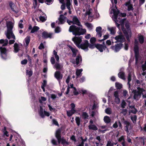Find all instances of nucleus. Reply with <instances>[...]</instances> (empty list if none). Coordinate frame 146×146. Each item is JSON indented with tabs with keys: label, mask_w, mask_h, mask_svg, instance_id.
I'll list each match as a JSON object with an SVG mask.
<instances>
[{
	"label": "nucleus",
	"mask_w": 146,
	"mask_h": 146,
	"mask_svg": "<svg viewBox=\"0 0 146 146\" xmlns=\"http://www.w3.org/2000/svg\"><path fill=\"white\" fill-rule=\"evenodd\" d=\"M96 41V38L94 37H92L90 40V42L91 44H95Z\"/></svg>",
	"instance_id": "obj_44"
},
{
	"label": "nucleus",
	"mask_w": 146,
	"mask_h": 146,
	"mask_svg": "<svg viewBox=\"0 0 146 146\" xmlns=\"http://www.w3.org/2000/svg\"><path fill=\"white\" fill-rule=\"evenodd\" d=\"M120 101V99L119 97L115 98V102L116 104H119V103Z\"/></svg>",
	"instance_id": "obj_50"
},
{
	"label": "nucleus",
	"mask_w": 146,
	"mask_h": 146,
	"mask_svg": "<svg viewBox=\"0 0 146 146\" xmlns=\"http://www.w3.org/2000/svg\"><path fill=\"white\" fill-rule=\"evenodd\" d=\"M1 56L3 59H6L7 57V50L5 47H0Z\"/></svg>",
	"instance_id": "obj_8"
},
{
	"label": "nucleus",
	"mask_w": 146,
	"mask_h": 146,
	"mask_svg": "<svg viewBox=\"0 0 146 146\" xmlns=\"http://www.w3.org/2000/svg\"><path fill=\"white\" fill-rule=\"evenodd\" d=\"M113 39H114L116 40V41L115 42L116 43L120 42L122 43L125 42L126 40L124 36L121 34L116 36L115 37H112V38L111 41L113 43Z\"/></svg>",
	"instance_id": "obj_5"
},
{
	"label": "nucleus",
	"mask_w": 146,
	"mask_h": 146,
	"mask_svg": "<svg viewBox=\"0 0 146 146\" xmlns=\"http://www.w3.org/2000/svg\"><path fill=\"white\" fill-rule=\"evenodd\" d=\"M115 87L117 89H120L122 87V85L118 82H116L115 84Z\"/></svg>",
	"instance_id": "obj_37"
},
{
	"label": "nucleus",
	"mask_w": 146,
	"mask_h": 146,
	"mask_svg": "<svg viewBox=\"0 0 146 146\" xmlns=\"http://www.w3.org/2000/svg\"><path fill=\"white\" fill-rule=\"evenodd\" d=\"M69 31L72 32V34L75 36H80L83 35L86 32V30L85 29L81 28L75 25H72L69 27Z\"/></svg>",
	"instance_id": "obj_1"
},
{
	"label": "nucleus",
	"mask_w": 146,
	"mask_h": 146,
	"mask_svg": "<svg viewBox=\"0 0 146 146\" xmlns=\"http://www.w3.org/2000/svg\"><path fill=\"white\" fill-rule=\"evenodd\" d=\"M53 54L54 56V57L56 59L57 62H59V57L58 55H57V52L55 50L53 51Z\"/></svg>",
	"instance_id": "obj_30"
},
{
	"label": "nucleus",
	"mask_w": 146,
	"mask_h": 146,
	"mask_svg": "<svg viewBox=\"0 0 146 146\" xmlns=\"http://www.w3.org/2000/svg\"><path fill=\"white\" fill-rule=\"evenodd\" d=\"M50 61L52 64H54L55 63V60L54 58L53 57H52L51 58Z\"/></svg>",
	"instance_id": "obj_56"
},
{
	"label": "nucleus",
	"mask_w": 146,
	"mask_h": 146,
	"mask_svg": "<svg viewBox=\"0 0 146 146\" xmlns=\"http://www.w3.org/2000/svg\"><path fill=\"white\" fill-rule=\"evenodd\" d=\"M75 120L77 126H79L80 125L81 121L80 118L79 117H76Z\"/></svg>",
	"instance_id": "obj_35"
},
{
	"label": "nucleus",
	"mask_w": 146,
	"mask_h": 146,
	"mask_svg": "<svg viewBox=\"0 0 146 146\" xmlns=\"http://www.w3.org/2000/svg\"><path fill=\"white\" fill-rule=\"evenodd\" d=\"M118 141L122 145V146H123V143H124V145H126V143L125 141L124 137L123 136H121L119 138Z\"/></svg>",
	"instance_id": "obj_23"
},
{
	"label": "nucleus",
	"mask_w": 146,
	"mask_h": 146,
	"mask_svg": "<svg viewBox=\"0 0 146 146\" xmlns=\"http://www.w3.org/2000/svg\"><path fill=\"white\" fill-rule=\"evenodd\" d=\"M96 44V48L101 52H102L104 50H105L106 48H107L106 45H103L102 44Z\"/></svg>",
	"instance_id": "obj_10"
},
{
	"label": "nucleus",
	"mask_w": 146,
	"mask_h": 146,
	"mask_svg": "<svg viewBox=\"0 0 146 146\" xmlns=\"http://www.w3.org/2000/svg\"><path fill=\"white\" fill-rule=\"evenodd\" d=\"M114 96L115 97V98L118 97H119L118 91H116L114 92Z\"/></svg>",
	"instance_id": "obj_62"
},
{
	"label": "nucleus",
	"mask_w": 146,
	"mask_h": 146,
	"mask_svg": "<svg viewBox=\"0 0 146 146\" xmlns=\"http://www.w3.org/2000/svg\"><path fill=\"white\" fill-rule=\"evenodd\" d=\"M39 18L40 20L42 22H45L46 20V19L44 16H40L39 17Z\"/></svg>",
	"instance_id": "obj_47"
},
{
	"label": "nucleus",
	"mask_w": 146,
	"mask_h": 146,
	"mask_svg": "<svg viewBox=\"0 0 146 146\" xmlns=\"http://www.w3.org/2000/svg\"><path fill=\"white\" fill-rule=\"evenodd\" d=\"M76 111H74L73 110H70L67 111L66 112L68 116L70 117L74 114Z\"/></svg>",
	"instance_id": "obj_29"
},
{
	"label": "nucleus",
	"mask_w": 146,
	"mask_h": 146,
	"mask_svg": "<svg viewBox=\"0 0 146 146\" xmlns=\"http://www.w3.org/2000/svg\"><path fill=\"white\" fill-rule=\"evenodd\" d=\"M109 37V35H105L104 36V38L102 40H98V41L102 42V41H104V40L108 38Z\"/></svg>",
	"instance_id": "obj_41"
},
{
	"label": "nucleus",
	"mask_w": 146,
	"mask_h": 146,
	"mask_svg": "<svg viewBox=\"0 0 146 146\" xmlns=\"http://www.w3.org/2000/svg\"><path fill=\"white\" fill-rule=\"evenodd\" d=\"M105 111L106 113L108 114H111V110L110 108H107L105 110Z\"/></svg>",
	"instance_id": "obj_49"
},
{
	"label": "nucleus",
	"mask_w": 146,
	"mask_h": 146,
	"mask_svg": "<svg viewBox=\"0 0 146 146\" xmlns=\"http://www.w3.org/2000/svg\"><path fill=\"white\" fill-rule=\"evenodd\" d=\"M42 37L44 39H46L48 38H52V33H48L47 32L44 31L42 33Z\"/></svg>",
	"instance_id": "obj_11"
},
{
	"label": "nucleus",
	"mask_w": 146,
	"mask_h": 146,
	"mask_svg": "<svg viewBox=\"0 0 146 146\" xmlns=\"http://www.w3.org/2000/svg\"><path fill=\"white\" fill-rule=\"evenodd\" d=\"M71 5L70 1H66V6L68 10H70V5Z\"/></svg>",
	"instance_id": "obj_48"
},
{
	"label": "nucleus",
	"mask_w": 146,
	"mask_h": 146,
	"mask_svg": "<svg viewBox=\"0 0 146 146\" xmlns=\"http://www.w3.org/2000/svg\"><path fill=\"white\" fill-rule=\"evenodd\" d=\"M55 31L56 33H59L60 31V28L58 27H56L55 29Z\"/></svg>",
	"instance_id": "obj_60"
},
{
	"label": "nucleus",
	"mask_w": 146,
	"mask_h": 146,
	"mask_svg": "<svg viewBox=\"0 0 146 146\" xmlns=\"http://www.w3.org/2000/svg\"><path fill=\"white\" fill-rule=\"evenodd\" d=\"M88 128L90 130H97L98 128L94 124H90L88 126Z\"/></svg>",
	"instance_id": "obj_25"
},
{
	"label": "nucleus",
	"mask_w": 146,
	"mask_h": 146,
	"mask_svg": "<svg viewBox=\"0 0 146 146\" xmlns=\"http://www.w3.org/2000/svg\"><path fill=\"white\" fill-rule=\"evenodd\" d=\"M85 79V78L84 76H83L80 79V82L82 83L84 82Z\"/></svg>",
	"instance_id": "obj_64"
},
{
	"label": "nucleus",
	"mask_w": 146,
	"mask_h": 146,
	"mask_svg": "<svg viewBox=\"0 0 146 146\" xmlns=\"http://www.w3.org/2000/svg\"><path fill=\"white\" fill-rule=\"evenodd\" d=\"M27 60L25 59L22 60L21 62V63L22 64H25L27 63Z\"/></svg>",
	"instance_id": "obj_61"
},
{
	"label": "nucleus",
	"mask_w": 146,
	"mask_h": 146,
	"mask_svg": "<svg viewBox=\"0 0 146 146\" xmlns=\"http://www.w3.org/2000/svg\"><path fill=\"white\" fill-rule=\"evenodd\" d=\"M25 41L26 43V45L28 46L30 42V37L29 36H27L25 38Z\"/></svg>",
	"instance_id": "obj_36"
},
{
	"label": "nucleus",
	"mask_w": 146,
	"mask_h": 146,
	"mask_svg": "<svg viewBox=\"0 0 146 146\" xmlns=\"http://www.w3.org/2000/svg\"><path fill=\"white\" fill-rule=\"evenodd\" d=\"M70 106L71 108V110H73L74 111H76V110L74 108L75 105L74 103H72L71 104Z\"/></svg>",
	"instance_id": "obj_58"
},
{
	"label": "nucleus",
	"mask_w": 146,
	"mask_h": 146,
	"mask_svg": "<svg viewBox=\"0 0 146 146\" xmlns=\"http://www.w3.org/2000/svg\"><path fill=\"white\" fill-rule=\"evenodd\" d=\"M9 6L11 9L13 7H15V5L12 2V1H10L9 2Z\"/></svg>",
	"instance_id": "obj_57"
},
{
	"label": "nucleus",
	"mask_w": 146,
	"mask_h": 146,
	"mask_svg": "<svg viewBox=\"0 0 146 146\" xmlns=\"http://www.w3.org/2000/svg\"><path fill=\"white\" fill-rule=\"evenodd\" d=\"M39 114L40 116L42 117L43 118L44 117V115L43 113V110L42 108L40 107V110L39 112Z\"/></svg>",
	"instance_id": "obj_33"
},
{
	"label": "nucleus",
	"mask_w": 146,
	"mask_h": 146,
	"mask_svg": "<svg viewBox=\"0 0 146 146\" xmlns=\"http://www.w3.org/2000/svg\"><path fill=\"white\" fill-rule=\"evenodd\" d=\"M123 46V44L121 43H117L116 44L115 46H111V48L114 50L115 52H118L121 48Z\"/></svg>",
	"instance_id": "obj_9"
},
{
	"label": "nucleus",
	"mask_w": 146,
	"mask_h": 146,
	"mask_svg": "<svg viewBox=\"0 0 146 146\" xmlns=\"http://www.w3.org/2000/svg\"><path fill=\"white\" fill-rule=\"evenodd\" d=\"M27 75H29V77H31L33 74V71L32 70H27L26 72Z\"/></svg>",
	"instance_id": "obj_45"
},
{
	"label": "nucleus",
	"mask_w": 146,
	"mask_h": 146,
	"mask_svg": "<svg viewBox=\"0 0 146 146\" xmlns=\"http://www.w3.org/2000/svg\"><path fill=\"white\" fill-rule=\"evenodd\" d=\"M52 123L53 124L57 126L59 125V124L57 122V121H56V120L54 119H53L52 120Z\"/></svg>",
	"instance_id": "obj_53"
},
{
	"label": "nucleus",
	"mask_w": 146,
	"mask_h": 146,
	"mask_svg": "<svg viewBox=\"0 0 146 146\" xmlns=\"http://www.w3.org/2000/svg\"><path fill=\"white\" fill-rule=\"evenodd\" d=\"M126 103L123 100L121 104V107L122 108H124L125 107V106L126 105Z\"/></svg>",
	"instance_id": "obj_54"
},
{
	"label": "nucleus",
	"mask_w": 146,
	"mask_h": 146,
	"mask_svg": "<svg viewBox=\"0 0 146 146\" xmlns=\"http://www.w3.org/2000/svg\"><path fill=\"white\" fill-rule=\"evenodd\" d=\"M127 7V10L128 11H129L131 10L133 11L134 10V8L133 7V5L132 4H131L129 6H128Z\"/></svg>",
	"instance_id": "obj_51"
},
{
	"label": "nucleus",
	"mask_w": 146,
	"mask_h": 146,
	"mask_svg": "<svg viewBox=\"0 0 146 146\" xmlns=\"http://www.w3.org/2000/svg\"><path fill=\"white\" fill-rule=\"evenodd\" d=\"M109 30L110 32V33L112 35H114L115 33V31L113 28L112 27L109 28Z\"/></svg>",
	"instance_id": "obj_46"
},
{
	"label": "nucleus",
	"mask_w": 146,
	"mask_h": 146,
	"mask_svg": "<svg viewBox=\"0 0 146 146\" xmlns=\"http://www.w3.org/2000/svg\"><path fill=\"white\" fill-rule=\"evenodd\" d=\"M63 76L61 74L60 71H56L54 74V77L58 80H61Z\"/></svg>",
	"instance_id": "obj_15"
},
{
	"label": "nucleus",
	"mask_w": 146,
	"mask_h": 146,
	"mask_svg": "<svg viewBox=\"0 0 146 146\" xmlns=\"http://www.w3.org/2000/svg\"><path fill=\"white\" fill-rule=\"evenodd\" d=\"M104 122L107 124L110 123L111 121L110 118L108 116H105L104 117Z\"/></svg>",
	"instance_id": "obj_26"
},
{
	"label": "nucleus",
	"mask_w": 146,
	"mask_h": 146,
	"mask_svg": "<svg viewBox=\"0 0 146 146\" xmlns=\"http://www.w3.org/2000/svg\"><path fill=\"white\" fill-rule=\"evenodd\" d=\"M135 45L134 48V50L135 53V64L138 63V58L139 56V47L138 45V42L136 39L135 41Z\"/></svg>",
	"instance_id": "obj_4"
},
{
	"label": "nucleus",
	"mask_w": 146,
	"mask_h": 146,
	"mask_svg": "<svg viewBox=\"0 0 146 146\" xmlns=\"http://www.w3.org/2000/svg\"><path fill=\"white\" fill-rule=\"evenodd\" d=\"M138 40L139 43L142 44L144 42V36L142 35H141V34H139L138 35Z\"/></svg>",
	"instance_id": "obj_22"
},
{
	"label": "nucleus",
	"mask_w": 146,
	"mask_h": 146,
	"mask_svg": "<svg viewBox=\"0 0 146 146\" xmlns=\"http://www.w3.org/2000/svg\"><path fill=\"white\" fill-rule=\"evenodd\" d=\"M38 48L40 50H42L44 49V46L43 43H41L39 46Z\"/></svg>",
	"instance_id": "obj_55"
},
{
	"label": "nucleus",
	"mask_w": 146,
	"mask_h": 146,
	"mask_svg": "<svg viewBox=\"0 0 146 146\" xmlns=\"http://www.w3.org/2000/svg\"><path fill=\"white\" fill-rule=\"evenodd\" d=\"M61 129L59 128L56 131L55 134V137L57 139L58 143H60L61 142V143L63 145H69V142L66 141L64 137L61 138Z\"/></svg>",
	"instance_id": "obj_2"
},
{
	"label": "nucleus",
	"mask_w": 146,
	"mask_h": 146,
	"mask_svg": "<svg viewBox=\"0 0 146 146\" xmlns=\"http://www.w3.org/2000/svg\"><path fill=\"white\" fill-rule=\"evenodd\" d=\"M39 29V28L37 26H35L33 27L31 31V33H33L36 32Z\"/></svg>",
	"instance_id": "obj_31"
},
{
	"label": "nucleus",
	"mask_w": 146,
	"mask_h": 146,
	"mask_svg": "<svg viewBox=\"0 0 146 146\" xmlns=\"http://www.w3.org/2000/svg\"><path fill=\"white\" fill-rule=\"evenodd\" d=\"M137 89L138 90L137 91L134 90L133 91V92L134 94V99L138 100V98L141 96L143 92L145 90L143 88H141L140 87H137Z\"/></svg>",
	"instance_id": "obj_3"
},
{
	"label": "nucleus",
	"mask_w": 146,
	"mask_h": 146,
	"mask_svg": "<svg viewBox=\"0 0 146 146\" xmlns=\"http://www.w3.org/2000/svg\"><path fill=\"white\" fill-rule=\"evenodd\" d=\"M46 2H47L46 4L48 5H50L53 2V0H45Z\"/></svg>",
	"instance_id": "obj_59"
},
{
	"label": "nucleus",
	"mask_w": 146,
	"mask_h": 146,
	"mask_svg": "<svg viewBox=\"0 0 146 146\" xmlns=\"http://www.w3.org/2000/svg\"><path fill=\"white\" fill-rule=\"evenodd\" d=\"M82 56L80 54H78L76 56V61L74 60L72 62V63L75 64H76L77 65H78L80 63H81L82 62Z\"/></svg>",
	"instance_id": "obj_13"
},
{
	"label": "nucleus",
	"mask_w": 146,
	"mask_h": 146,
	"mask_svg": "<svg viewBox=\"0 0 146 146\" xmlns=\"http://www.w3.org/2000/svg\"><path fill=\"white\" fill-rule=\"evenodd\" d=\"M112 10L113 11L114 19L115 20H117L118 17V16L120 13L119 10L118 9L116 10L115 9H112Z\"/></svg>",
	"instance_id": "obj_19"
},
{
	"label": "nucleus",
	"mask_w": 146,
	"mask_h": 146,
	"mask_svg": "<svg viewBox=\"0 0 146 146\" xmlns=\"http://www.w3.org/2000/svg\"><path fill=\"white\" fill-rule=\"evenodd\" d=\"M73 24L77 25L78 26H82L81 25L80 22L79 21L78 19L76 16H74L73 18Z\"/></svg>",
	"instance_id": "obj_17"
},
{
	"label": "nucleus",
	"mask_w": 146,
	"mask_h": 146,
	"mask_svg": "<svg viewBox=\"0 0 146 146\" xmlns=\"http://www.w3.org/2000/svg\"><path fill=\"white\" fill-rule=\"evenodd\" d=\"M125 27L126 29L128 31L130 35V36H131V30L130 28V26L128 23H126L125 25Z\"/></svg>",
	"instance_id": "obj_32"
},
{
	"label": "nucleus",
	"mask_w": 146,
	"mask_h": 146,
	"mask_svg": "<svg viewBox=\"0 0 146 146\" xmlns=\"http://www.w3.org/2000/svg\"><path fill=\"white\" fill-rule=\"evenodd\" d=\"M82 38L81 36L74 37L72 39V41L76 46L79 48L80 46V43L82 42Z\"/></svg>",
	"instance_id": "obj_7"
},
{
	"label": "nucleus",
	"mask_w": 146,
	"mask_h": 146,
	"mask_svg": "<svg viewBox=\"0 0 146 146\" xmlns=\"http://www.w3.org/2000/svg\"><path fill=\"white\" fill-rule=\"evenodd\" d=\"M88 42L87 40H86L84 42H83L80 44L79 48H81L85 51H87L88 50Z\"/></svg>",
	"instance_id": "obj_6"
},
{
	"label": "nucleus",
	"mask_w": 146,
	"mask_h": 146,
	"mask_svg": "<svg viewBox=\"0 0 146 146\" xmlns=\"http://www.w3.org/2000/svg\"><path fill=\"white\" fill-rule=\"evenodd\" d=\"M118 77L120 78L123 80H125V73L123 72H120L118 74Z\"/></svg>",
	"instance_id": "obj_24"
},
{
	"label": "nucleus",
	"mask_w": 146,
	"mask_h": 146,
	"mask_svg": "<svg viewBox=\"0 0 146 146\" xmlns=\"http://www.w3.org/2000/svg\"><path fill=\"white\" fill-rule=\"evenodd\" d=\"M82 116V117L84 119H88L89 117V115L88 113L86 112H83Z\"/></svg>",
	"instance_id": "obj_34"
},
{
	"label": "nucleus",
	"mask_w": 146,
	"mask_h": 146,
	"mask_svg": "<svg viewBox=\"0 0 146 146\" xmlns=\"http://www.w3.org/2000/svg\"><path fill=\"white\" fill-rule=\"evenodd\" d=\"M117 143H112L110 141H109L107 142V144L106 146H113L114 144L115 145H116Z\"/></svg>",
	"instance_id": "obj_43"
},
{
	"label": "nucleus",
	"mask_w": 146,
	"mask_h": 146,
	"mask_svg": "<svg viewBox=\"0 0 146 146\" xmlns=\"http://www.w3.org/2000/svg\"><path fill=\"white\" fill-rule=\"evenodd\" d=\"M68 46L72 52V56L73 57H76L77 55V52H78V50L75 48H73L70 45H68Z\"/></svg>",
	"instance_id": "obj_16"
},
{
	"label": "nucleus",
	"mask_w": 146,
	"mask_h": 146,
	"mask_svg": "<svg viewBox=\"0 0 146 146\" xmlns=\"http://www.w3.org/2000/svg\"><path fill=\"white\" fill-rule=\"evenodd\" d=\"M14 52L15 53L18 52L19 50V44L17 43H15L14 44Z\"/></svg>",
	"instance_id": "obj_27"
},
{
	"label": "nucleus",
	"mask_w": 146,
	"mask_h": 146,
	"mask_svg": "<svg viewBox=\"0 0 146 146\" xmlns=\"http://www.w3.org/2000/svg\"><path fill=\"white\" fill-rule=\"evenodd\" d=\"M12 34V32H10L7 31V33L6 35V36L7 38L9 39L11 38V35Z\"/></svg>",
	"instance_id": "obj_40"
},
{
	"label": "nucleus",
	"mask_w": 146,
	"mask_h": 146,
	"mask_svg": "<svg viewBox=\"0 0 146 146\" xmlns=\"http://www.w3.org/2000/svg\"><path fill=\"white\" fill-rule=\"evenodd\" d=\"M7 31L12 32L13 26L12 22L9 21L8 23H7Z\"/></svg>",
	"instance_id": "obj_20"
},
{
	"label": "nucleus",
	"mask_w": 146,
	"mask_h": 146,
	"mask_svg": "<svg viewBox=\"0 0 146 146\" xmlns=\"http://www.w3.org/2000/svg\"><path fill=\"white\" fill-rule=\"evenodd\" d=\"M85 25L89 29H91L92 28L93 26L91 23L87 22L85 23Z\"/></svg>",
	"instance_id": "obj_38"
},
{
	"label": "nucleus",
	"mask_w": 146,
	"mask_h": 146,
	"mask_svg": "<svg viewBox=\"0 0 146 146\" xmlns=\"http://www.w3.org/2000/svg\"><path fill=\"white\" fill-rule=\"evenodd\" d=\"M55 66L57 70H60L62 68L60 65L58 63H56L55 64Z\"/></svg>",
	"instance_id": "obj_39"
},
{
	"label": "nucleus",
	"mask_w": 146,
	"mask_h": 146,
	"mask_svg": "<svg viewBox=\"0 0 146 146\" xmlns=\"http://www.w3.org/2000/svg\"><path fill=\"white\" fill-rule=\"evenodd\" d=\"M96 44H90L89 43L88 47L89 48L93 49L96 47Z\"/></svg>",
	"instance_id": "obj_42"
},
{
	"label": "nucleus",
	"mask_w": 146,
	"mask_h": 146,
	"mask_svg": "<svg viewBox=\"0 0 146 146\" xmlns=\"http://www.w3.org/2000/svg\"><path fill=\"white\" fill-rule=\"evenodd\" d=\"M66 17L64 16L63 15H61L58 19L59 24H63L65 22V20Z\"/></svg>",
	"instance_id": "obj_18"
},
{
	"label": "nucleus",
	"mask_w": 146,
	"mask_h": 146,
	"mask_svg": "<svg viewBox=\"0 0 146 146\" xmlns=\"http://www.w3.org/2000/svg\"><path fill=\"white\" fill-rule=\"evenodd\" d=\"M122 30L127 41H129V38L131 36H130V35L129 33L127 30L125 28L123 27L122 28Z\"/></svg>",
	"instance_id": "obj_12"
},
{
	"label": "nucleus",
	"mask_w": 146,
	"mask_h": 146,
	"mask_svg": "<svg viewBox=\"0 0 146 146\" xmlns=\"http://www.w3.org/2000/svg\"><path fill=\"white\" fill-rule=\"evenodd\" d=\"M137 119V116L136 115H134L133 117H131V119L133 121V123H134V121L135 122L136 121Z\"/></svg>",
	"instance_id": "obj_52"
},
{
	"label": "nucleus",
	"mask_w": 146,
	"mask_h": 146,
	"mask_svg": "<svg viewBox=\"0 0 146 146\" xmlns=\"http://www.w3.org/2000/svg\"><path fill=\"white\" fill-rule=\"evenodd\" d=\"M102 27H97L96 29L97 35L99 37H101L102 36Z\"/></svg>",
	"instance_id": "obj_21"
},
{
	"label": "nucleus",
	"mask_w": 146,
	"mask_h": 146,
	"mask_svg": "<svg viewBox=\"0 0 146 146\" xmlns=\"http://www.w3.org/2000/svg\"><path fill=\"white\" fill-rule=\"evenodd\" d=\"M123 123L124 125H125L124 127V130L127 133L129 132V126H131V124L127 120H124Z\"/></svg>",
	"instance_id": "obj_14"
},
{
	"label": "nucleus",
	"mask_w": 146,
	"mask_h": 146,
	"mask_svg": "<svg viewBox=\"0 0 146 146\" xmlns=\"http://www.w3.org/2000/svg\"><path fill=\"white\" fill-rule=\"evenodd\" d=\"M83 71L82 69H78L76 70V78L77 79L79 77L81 76L82 75H80L81 73Z\"/></svg>",
	"instance_id": "obj_28"
},
{
	"label": "nucleus",
	"mask_w": 146,
	"mask_h": 146,
	"mask_svg": "<svg viewBox=\"0 0 146 146\" xmlns=\"http://www.w3.org/2000/svg\"><path fill=\"white\" fill-rule=\"evenodd\" d=\"M128 92L126 90H123L122 94L123 96L125 97L127 95V94Z\"/></svg>",
	"instance_id": "obj_63"
}]
</instances>
